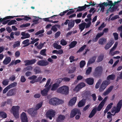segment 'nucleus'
I'll return each mask as SVG.
<instances>
[{
	"label": "nucleus",
	"mask_w": 122,
	"mask_h": 122,
	"mask_svg": "<svg viewBox=\"0 0 122 122\" xmlns=\"http://www.w3.org/2000/svg\"><path fill=\"white\" fill-rule=\"evenodd\" d=\"M7 114L5 112L0 111V117L3 118H6L7 117Z\"/></svg>",
	"instance_id": "473e14b6"
},
{
	"label": "nucleus",
	"mask_w": 122,
	"mask_h": 122,
	"mask_svg": "<svg viewBox=\"0 0 122 122\" xmlns=\"http://www.w3.org/2000/svg\"><path fill=\"white\" fill-rule=\"evenodd\" d=\"M106 39L104 38L103 37L99 39L98 41V43L99 44L102 45L106 42Z\"/></svg>",
	"instance_id": "7c9ffc66"
},
{
	"label": "nucleus",
	"mask_w": 122,
	"mask_h": 122,
	"mask_svg": "<svg viewBox=\"0 0 122 122\" xmlns=\"http://www.w3.org/2000/svg\"><path fill=\"white\" fill-rule=\"evenodd\" d=\"M107 1H108V3L104 2L102 4H99L100 7H104V6L107 7V6H110L111 2L109 1V0H107Z\"/></svg>",
	"instance_id": "5701e85b"
},
{
	"label": "nucleus",
	"mask_w": 122,
	"mask_h": 122,
	"mask_svg": "<svg viewBox=\"0 0 122 122\" xmlns=\"http://www.w3.org/2000/svg\"><path fill=\"white\" fill-rule=\"evenodd\" d=\"M96 56H93L91 58H90L88 61L87 63V66H89L90 65L94 63L96 59Z\"/></svg>",
	"instance_id": "a878e982"
},
{
	"label": "nucleus",
	"mask_w": 122,
	"mask_h": 122,
	"mask_svg": "<svg viewBox=\"0 0 122 122\" xmlns=\"http://www.w3.org/2000/svg\"><path fill=\"white\" fill-rule=\"evenodd\" d=\"M51 81V79L50 78H49L48 79L46 83V85H45L44 87L45 88H47L49 86V85Z\"/></svg>",
	"instance_id": "e2e57ef3"
},
{
	"label": "nucleus",
	"mask_w": 122,
	"mask_h": 122,
	"mask_svg": "<svg viewBox=\"0 0 122 122\" xmlns=\"http://www.w3.org/2000/svg\"><path fill=\"white\" fill-rule=\"evenodd\" d=\"M19 109L20 107L18 106H13L11 109V112L16 118H18L19 117Z\"/></svg>",
	"instance_id": "7ed1b4c3"
},
{
	"label": "nucleus",
	"mask_w": 122,
	"mask_h": 122,
	"mask_svg": "<svg viewBox=\"0 0 122 122\" xmlns=\"http://www.w3.org/2000/svg\"><path fill=\"white\" fill-rule=\"evenodd\" d=\"M67 44V42L63 39H62L60 41V44L63 46L66 45Z\"/></svg>",
	"instance_id": "8fccbe9b"
},
{
	"label": "nucleus",
	"mask_w": 122,
	"mask_h": 122,
	"mask_svg": "<svg viewBox=\"0 0 122 122\" xmlns=\"http://www.w3.org/2000/svg\"><path fill=\"white\" fill-rule=\"evenodd\" d=\"M77 43V42L76 41H73L71 42L69 45V49H70L74 47L76 45Z\"/></svg>",
	"instance_id": "72a5a7b5"
},
{
	"label": "nucleus",
	"mask_w": 122,
	"mask_h": 122,
	"mask_svg": "<svg viewBox=\"0 0 122 122\" xmlns=\"http://www.w3.org/2000/svg\"><path fill=\"white\" fill-rule=\"evenodd\" d=\"M85 81L86 83L89 85H92L93 84L94 79L93 78H89L85 80Z\"/></svg>",
	"instance_id": "4be33fe9"
},
{
	"label": "nucleus",
	"mask_w": 122,
	"mask_h": 122,
	"mask_svg": "<svg viewBox=\"0 0 122 122\" xmlns=\"http://www.w3.org/2000/svg\"><path fill=\"white\" fill-rule=\"evenodd\" d=\"M16 89L13 88L7 92L6 95L7 97L13 96L16 93Z\"/></svg>",
	"instance_id": "9d476101"
},
{
	"label": "nucleus",
	"mask_w": 122,
	"mask_h": 122,
	"mask_svg": "<svg viewBox=\"0 0 122 122\" xmlns=\"http://www.w3.org/2000/svg\"><path fill=\"white\" fill-rule=\"evenodd\" d=\"M57 98H53L49 100V103L51 105L54 106L56 105Z\"/></svg>",
	"instance_id": "412c9836"
},
{
	"label": "nucleus",
	"mask_w": 122,
	"mask_h": 122,
	"mask_svg": "<svg viewBox=\"0 0 122 122\" xmlns=\"http://www.w3.org/2000/svg\"><path fill=\"white\" fill-rule=\"evenodd\" d=\"M42 103L43 102H39L36 105L35 107V109L36 110H38L42 107Z\"/></svg>",
	"instance_id": "ea45409f"
},
{
	"label": "nucleus",
	"mask_w": 122,
	"mask_h": 122,
	"mask_svg": "<svg viewBox=\"0 0 122 122\" xmlns=\"http://www.w3.org/2000/svg\"><path fill=\"white\" fill-rule=\"evenodd\" d=\"M37 111L34 108H31L29 109L27 112L30 115L34 117L37 113Z\"/></svg>",
	"instance_id": "1a4fd4ad"
},
{
	"label": "nucleus",
	"mask_w": 122,
	"mask_h": 122,
	"mask_svg": "<svg viewBox=\"0 0 122 122\" xmlns=\"http://www.w3.org/2000/svg\"><path fill=\"white\" fill-rule=\"evenodd\" d=\"M57 99L56 105L60 104H63L64 103V102L62 100L57 98Z\"/></svg>",
	"instance_id": "6e6d98bb"
},
{
	"label": "nucleus",
	"mask_w": 122,
	"mask_h": 122,
	"mask_svg": "<svg viewBox=\"0 0 122 122\" xmlns=\"http://www.w3.org/2000/svg\"><path fill=\"white\" fill-rule=\"evenodd\" d=\"M44 46V44L42 43L41 42L37 46V48L39 49H41L42 47Z\"/></svg>",
	"instance_id": "774afa93"
},
{
	"label": "nucleus",
	"mask_w": 122,
	"mask_h": 122,
	"mask_svg": "<svg viewBox=\"0 0 122 122\" xmlns=\"http://www.w3.org/2000/svg\"><path fill=\"white\" fill-rule=\"evenodd\" d=\"M122 0H120L119 1H117V2L115 1L114 2V3H112V1L111 0H109V1H110V2H111V5H110L111 6H114L115 5L117 4L118 3H119Z\"/></svg>",
	"instance_id": "864d4df0"
},
{
	"label": "nucleus",
	"mask_w": 122,
	"mask_h": 122,
	"mask_svg": "<svg viewBox=\"0 0 122 122\" xmlns=\"http://www.w3.org/2000/svg\"><path fill=\"white\" fill-rule=\"evenodd\" d=\"M21 120L22 122H28V120L27 116L25 113L23 112L21 114Z\"/></svg>",
	"instance_id": "dca6fc26"
},
{
	"label": "nucleus",
	"mask_w": 122,
	"mask_h": 122,
	"mask_svg": "<svg viewBox=\"0 0 122 122\" xmlns=\"http://www.w3.org/2000/svg\"><path fill=\"white\" fill-rule=\"evenodd\" d=\"M71 10L72 9H69V10H67L65 11H64L63 12L59 14V15H57L56 16L59 15L61 16H63V15H65L66 13H67L69 11V10Z\"/></svg>",
	"instance_id": "09e8293b"
},
{
	"label": "nucleus",
	"mask_w": 122,
	"mask_h": 122,
	"mask_svg": "<svg viewBox=\"0 0 122 122\" xmlns=\"http://www.w3.org/2000/svg\"><path fill=\"white\" fill-rule=\"evenodd\" d=\"M9 82V79H5L3 81L2 83L3 85L6 86L8 84Z\"/></svg>",
	"instance_id": "49530a36"
},
{
	"label": "nucleus",
	"mask_w": 122,
	"mask_h": 122,
	"mask_svg": "<svg viewBox=\"0 0 122 122\" xmlns=\"http://www.w3.org/2000/svg\"><path fill=\"white\" fill-rule=\"evenodd\" d=\"M122 106V100H120L118 103L116 107V109L115 110V113L119 112Z\"/></svg>",
	"instance_id": "4468645a"
},
{
	"label": "nucleus",
	"mask_w": 122,
	"mask_h": 122,
	"mask_svg": "<svg viewBox=\"0 0 122 122\" xmlns=\"http://www.w3.org/2000/svg\"><path fill=\"white\" fill-rule=\"evenodd\" d=\"M81 113L80 109L78 108H74L71 111L70 115V118L74 117L76 115Z\"/></svg>",
	"instance_id": "39448f33"
},
{
	"label": "nucleus",
	"mask_w": 122,
	"mask_h": 122,
	"mask_svg": "<svg viewBox=\"0 0 122 122\" xmlns=\"http://www.w3.org/2000/svg\"><path fill=\"white\" fill-rule=\"evenodd\" d=\"M44 29L40 30L36 33H35V35H38L40 34L43 33L44 32Z\"/></svg>",
	"instance_id": "338daca9"
},
{
	"label": "nucleus",
	"mask_w": 122,
	"mask_h": 122,
	"mask_svg": "<svg viewBox=\"0 0 122 122\" xmlns=\"http://www.w3.org/2000/svg\"><path fill=\"white\" fill-rule=\"evenodd\" d=\"M85 103V101L84 100H82L78 102V106L79 107H82L84 105Z\"/></svg>",
	"instance_id": "c9c22d12"
},
{
	"label": "nucleus",
	"mask_w": 122,
	"mask_h": 122,
	"mask_svg": "<svg viewBox=\"0 0 122 122\" xmlns=\"http://www.w3.org/2000/svg\"><path fill=\"white\" fill-rule=\"evenodd\" d=\"M77 99V98L76 97L72 98L69 101V105L71 106L74 105L76 102Z\"/></svg>",
	"instance_id": "aec40b11"
},
{
	"label": "nucleus",
	"mask_w": 122,
	"mask_h": 122,
	"mask_svg": "<svg viewBox=\"0 0 122 122\" xmlns=\"http://www.w3.org/2000/svg\"><path fill=\"white\" fill-rule=\"evenodd\" d=\"M30 25V23H27L25 24H23L20 25V27L21 28H23L24 27H26L29 26Z\"/></svg>",
	"instance_id": "13d9d810"
},
{
	"label": "nucleus",
	"mask_w": 122,
	"mask_h": 122,
	"mask_svg": "<svg viewBox=\"0 0 122 122\" xmlns=\"http://www.w3.org/2000/svg\"><path fill=\"white\" fill-rule=\"evenodd\" d=\"M74 56H71L69 58V59L70 60V62L71 63H72L73 61H76V60L74 59Z\"/></svg>",
	"instance_id": "69168bd1"
},
{
	"label": "nucleus",
	"mask_w": 122,
	"mask_h": 122,
	"mask_svg": "<svg viewBox=\"0 0 122 122\" xmlns=\"http://www.w3.org/2000/svg\"><path fill=\"white\" fill-rule=\"evenodd\" d=\"M46 51V49H42L40 53V54L41 55L44 56H46V54L45 53Z\"/></svg>",
	"instance_id": "bf43d9fd"
},
{
	"label": "nucleus",
	"mask_w": 122,
	"mask_h": 122,
	"mask_svg": "<svg viewBox=\"0 0 122 122\" xmlns=\"http://www.w3.org/2000/svg\"><path fill=\"white\" fill-rule=\"evenodd\" d=\"M113 87V86H110L106 91L104 92L103 93V95L106 96L108 94L112 91Z\"/></svg>",
	"instance_id": "393cba45"
},
{
	"label": "nucleus",
	"mask_w": 122,
	"mask_h": 122,
	"mask_svg": "<svg viewBox=\"0 0 122 122\" xmlns=\"http://www.w3.org/2000/svg\"><path fill=\"white\" fill-rule=\"evenodd\" d=\"M86 45H84L83 46L81 47V48H80L79 49V50L77 51L76 53H78L83 51L84 50V49L86 47Z\"/></svg>",
	"instance_id": "79ce46f5"
},
{
	"label": "nucleus",
	"mask_w": 122,
	"mask_h": 122,
	"mask_svg": "<svg viewBox=\"0 0 122 122\" xmlns=\"http://www.w3.org/2000/svg\"><path fill=\"white\" fill-rule=\"evenodd\" d=\"M49 64V62L46 60H40L37 63L38 65L41 66H45Z\"/></svg>",
	"instance_id": "ddd939ff"
},
{
	"label": "nucleus",
	"mask_w": 122,
	"mask_h": 122,
	"mask_svg": "<svg viewBox=\"0 0 122 122\" xmlns=\"http://www.w3.org/2000/svg\"><path fill=\"white\" fill-rule=\"evenodd\" d=\"M53 45V47L56 49H59L61 48V47L60 45H58L56 43H54Z\"/></svg>",
	"instance_id": "37998d69"
},
{
	"label": "nucleus",
	"mask_w": 122,
	"mask_h": 122,
	"mask_svg": "<svg viewBox=\"0 0 122 122\" xmlns=\"http://www.w3.org/2000/svg\"><path fill=\"white\" fill-rule=\"evenodd\" d=\"M113 104L112 102L110 104H108L106 108L108 109V110L110 109L112 107V106Z\"/></svg>",
	"instance_id": "0e129e2a"
},
{
	"label": "nucleus",
	"mask_w": 122,
	"mask_h": 122,
	"mask_svg": "<svg viewBox=\"0 0 122 122\" xmlns=\"http://www.w3.org/2000/svg\"><path fill=\"white\" fill-rule=\"evenodd\" d=\"M104 56L103 55H100L98 58L97 62H99L102 61L103 59Z\"/></svg>",
	"instance_id": "a19ab883"
},
{
	"label": "nucleus",
	"mask_w": 122,
	"mask_h": 122,
	"mask_svg": "<svg viewBox=\"0 0 122 122\" xmlns=\"http://www.w3.org/2000/svg\"><path fill=\"white\" fill-rule=\"evenodd\" d=\"M69 87L64 86L59 88L57 90V92L65 95H67L69 93Z\"/></svg>",
	"instance_id": "f03ea898"
},
{
	"label": "nucleus",
	"mask_w": 122,
	"mask_h": 122,
	"mask_svg": "<svg viewBox=\"0 0 122 122\" xmlns=\"http://www.w3.org/2000/svg\"><path fill=\"white\" fill-rule=\"evenodd\" d=\"M113 42L112 41L106 44L105 47V48L106 50H107L110 47L113 45Z\"/></svg>",
	"instance_id": "f704fd0d"
},
{
	"label": "nucleus",
	"mask_w": 122,
	"mask_h": 122,
	"mask_svg": "<svg viewBox=\"0 0 122 122\" xmlns=\"http://www.w3.org/2000/svg\"><path fill=\"white\" fill-rule=\"evenodd\" d=\"M76 68L75 67H72L71 68L69 69L68 71V73L69 74L73 73L76 70Z\"/></svg>",
	"instance_id": "c03bdc74"
},
{
	"label": "nucleus",
	"mask_w": 122,
	"mask_h": 122,
	"mask_svg": "<svg viewBox=\"0 0 122 122\" xmlns=\"http://www.w3.org/2000/svg\"><path fill=\"white\" fill-rule=\"evenodd\" d=\"M20 45V42L19 41L15 42L13 46L14 48H15L16 47L19 46Z\"/></svg>",
	"instance_id": "603ef678"
},
{
	"label": "nucleus",
	"mask_w": 122,
	"mask_h": 122,
	"mask_svg": "<svg viewBox=\"0 0 122 122\" xmlns=\"http://www.w3.org/2000/svg\"><path fill=\"white\" fill-rule=\"evenodd\" d=\"M115 77V75L114 74H112L108 75L107 78V80L104 81L102 83L99 89V91L100 92H101L103 91L107 87V86L110 83V80H114Z\"/></svg>",
	"instance_id": "f257e3e1"
},
{
	"label": "nucleus",
	"mask_w": 122,
	"mask_h": 122,
	"mask_svg": "<svg viewBox=\"0 0 122 122\" xmlns=\"http://www.w3.org/2000/svg\"><path fill=\"white\" fill-rule=\"evenodd\" d=\"M92 71V68L91 67H89L87 69L86 71V74L87 75L89 74Z\"/></svg>",
	"instance_id": "4d7b16f0"
},
{
	"label": "nucleus",
	"mask_w": 122,
	"mask_h": 122,
	"mask_svg": "<svg viewBox=\"0 0 122 122\" xmlns=\"http://www.w3.org/2000/svg\"><path fill=\"white\" fill-rule=\"evenodd\" d=\"M102 67L101 66H97L95 69L93 73V75L96 77H100L102 75Z\"/></svg>",
	"instance_id": "20e7f679"
},
{
	"label": "nucleus",
	"mask_w": 122,
	"mask_h": 122,
	"mask_svg": "<svg viewBox=\"0 0 122 122\" xmlns=\"http://www.w3.org/2000/svg\"><path fill=\"white\" fill-rule=\"evenodd\" d=\"M97 111V108L96 107L94 108L89 114L88 116L90 118L92 117L96 113Z\"/></svg>",
	"instance_id": "6ab92c4d"
},
{
	"label": "nucleus",
	"mask_w": 122,
	"mask_h": 122,
	"mask_svg": "<svg viewBox=\"0 0 122 122\" xmlns=\"http://www.w3.org/2000/svg\"><path fill=\"white\" fill-rule=\"evenodd\" d=\"M108 98V97H105L103 100L100 102L97 108V111H100L104 106L106 101Z\"/></svg>",
	"instance_id": "9b49d317"
},
{
	"label": "nucleus",
	"mask_w": 122,
	"mask_h": 122,
	"mask_svg": "<svg viewBox=\"0 0 122 122\" xmlns=\"http://www.w3.org/2000/svg\"><path fill=\"white\" fill-rule=\"evenodd\" d=\"M17 85V83L16 82H14L10 84L5 87L3 90V93L4 94H5L9 90L16 86Z\"/></svg>",
	"instance_id": "0eeeda50"
},
{
	"label": "nucleus",
	"mask_w": 122,
	"mask_h": 122,
	"mask_svg": "<svg viewBox=\"0 0 122 122\" xmlns=\"http://www.w3.org/2000/svg\"><path fill=\"white\" fill-rule=\"evenodd\" d=\"M51 85H49V86L46 88H44L43 90L41 91V94L42 96H46L47 95L48 92L49 90Z\"/></svg>",
	"instance_id": "2eb2a0df"
},
{
	"label": "nucleus",
	"mask_w": 122,
	"mask_h": 122,
	"mask_svg": "<svg viewBox=\"0 0 122 122\" xmlns=\"http://www.w3.org/2000/svg\"><path fill=\"white\" fill-rule=\"evenodd\" d=\"M56 25H55L52 26L51 30H53L54 32H56L57 30V28L56 27Z\"/></svg>",
	"instance_id": "680f3d73"
},
{
	"label": "nucleus",
	"mask_w": 122,
	"mask_h": 122,
	"mask_svg": "<svg viewBox=\"0 0 122 122\" xmlns=\"http://www.w3.org/2000/svg\"><path fill=\"white\" fill-rule=\"evenodd\" d=\"M57 15H54L50 17L44 18L43 19L45 21L49 22V21H50V20H49L51 18V19H54V18H55V17Z\"/></svg>",
	"instance_id": "4c0bfd02"
},
{
	"label": "nucleus",
	"mask_w": 122,
	"mask_h": 122,
	"mask_svg": "<svg viewBox=\"0 0 122 122\" xmlns=\"http://www.w3.org/2000/svg\"><path fill=\"white\" fill-rule=\"evenodd\" d=\"M55 115V112L52 109L48 110L46 112V117L49 118L50 120L52 119V117Z\"/></svg>",
	"instance_id": "423d86ee"
},
{
	"label": "nucleus",
	"mask_w": 122,
	"mask_h": 122,
	"mask_svg": "<svg viewBox=\"0 0 122 122\" xmlns=\"http://www.w3.org/2000/svg\"><path fill=\"white\" fill-rule=\"evenodd\" d=\"M86 23L84 22L79 25V29L81 30V31H82L85 28Z\"/></svg>",
	"instance_id": "2f4dec72"
},
{
	"label": "nucleus",
	"mask_w": 122,
	"mask_h": 122,
	"mask_svg": "<svg viewBox=\"0 0 122 122\" xmlns=\"http://www.w3.org/2000/svg\"><path fill=\"white\" fill-rule=\"evenodd\" d=\"M86 64L85 61H81L80 63V68H82L85 66Z\"/></svg>",
	"instance_id": "3c124183"
},
{
	"label": "nucleus",
	"mask_w": 122,
	"mask_h": 122,
	"mask_svg": "<svg viewBox=\"0 0 122 122\" xmlns=\"http://www.w3.org/2000/svg\"><path fill=\"white\" fill-rule=\"evenodd\" d=\"M86 85L83 82H81L79 84L73 89L74 91H76L77 92L79 91L81 89L85 86Z\"/></svg>",
	"instance_id": "6e6552de"
},
{
	"label": "nucleus",
	"mask_w": 122,
	"mask_h": 122,
	"mask_svg": "<svg viewBox=\"0 0 122 122\" xmlns=\"http://www.w3.org/2000/svg\"><path fill=\"white\" fill-rule=\"evenodd\" d=\"M59 86V84L57 83H56L53 84L52 86L51 90L52 91L56 90Z\"/></svg>",
	"instance_id": "c756f323"
},
{
	"label": "nucleus",
	"mask_w": 122,
	"mask_h": 122,
	"mask_svg": "<svg viewBox=\"0 0 122 122\" xmlns=\"http://www.w3.org/2000/svg\"><path fill=\"white\" fill-rule=\"evenodd\" d=\"M65 118V116L64 115L61 114L58 117L56 120V121L57 122H60L61 121L64 120Z\"/></svg>",
	"instance_id": "cd10ccee"
},
{
	"label": "nucleus",
	"mask_w": 122,
	"mask_h": 122,
	"mask_svg": "<svg viewBox=\"0 0 122 122\" xmlns=\"http://www.w3.org/2000/svg\"><path fill=\"white\" fill-rule=\"evenodd\" d=\"M37 61L35 59H33L31 60H27L24 61L25 63V65L26 66L32 65L35 64Z\"/></svg>",
	"instance_id": "f8f14e48"
},
{
	"label": "nucleus",
	"mask_w": 122,
	"mask_h": 122,
	"mask_svg": "<svg viewBox=\"0 0 122 122\" xmlns=\"http://www.w3.org/2000/svg\"><path fill=\"white\" fill-rule=\"evenodd\" d=\"M17 22L15 20H11L10 21H9L7 24V25H12L16 24Z\"/></svg>",
	"instance_id": "de8ad7c7"
},
{
	"label": "nucleus",
	"mask_w": 122,
	"mask_h": 122,
	"mask_svg": "<svg viewBox=\"0 0 122 122\" xmlns=\"http://www.w3.org/2000/svg\"><path fill=\"white\" fill-rule=\"evenodd\" d=\"M74 20H71L68 23V27L67 29V30H70V29L73 27L74 25Z\"/></svg>",
	"instance_id": "f3484780"
},
{
	"label": "nucleus",
	"mask_w": 122,
	"mask_h": 122,
	"mask_svg": "<svg viewBox=\"0 0 122 122\" xmlns=\"http://www.w3.org/2000/svg\"><path fill=\"white\" fill-rule=\"evenodd\" d=\"M33 68L31 66H28L24 69L25 71H31Z\"/></svg>",
	"instance_id": "5fc2aeb1"
},
{
	"label": "nucleus",
	"mask_w": 122,
	"mask_h": 122,
	"mask_svg": "<svg viewBox=\"0 0 122 122\" xmlns=\"http://www.w3.org/2000/svg\"><path fill=\"white\" fill-rule=\"evenodd\" d=\"M29 40L27 39L23 41L22 42V44L25 45L23 46V47H26L28 46L30 44V43L29 42Z\"/></svg>",
	"instance_id": "c85d7f7f"
},
{
	"label": "nucleus",
	"mask_w": 122,
	"mask_h": 122,
	"mask_svg": "<svg viewBox=\"0 0 122 122\" xmlns=\"http://www.w3.org/2000/svg\"><path fill=\"white\" fill-rule=\"evenodd\" d=\"M103 35V32H101L98 33L97 35L95 38L93 39L92 40V41L94 42H97L98 41V39Z\"/></svg>",
	"instance_id": "a211bd4d"
},
{
	"label": "nucleus",
	"mask_w": 122,
	"mask_h": 122,
	"mask_svg": "<svg viewBox=\"0 0 122 122\" xmlns=\"http://www.w3.org/2000/svg\"><path fill=\"white\" fill-rule=\"evenodd\" d=\"M18 16H19L18 17H24V18H23V20L25 21H28L29 20H30L31 19V18L30 17L28 16L27 15H18Z\"/></svg>",
	"instance_id": "a18cd8bd"
},
{
	"label": "nucleus",
	"mask_w": 122,
	"mask_h": 122,
	"mask_svg": "<svg viewBox=\"0 0 122 122\" xmlns=\"http://www.w3.org/2000/svg\"><path fill=\"white\" fill-rule=\"evenodd\" d=\"M11 58L10 57L7 56L6 57L3 61V63L4 65H7L10 62Z\"/></svg>",
	"instance_id": "b1692460"
},
{
	"label": "nucleus",
	"mask_w": 122,
	"mask_h": 122,
	"mask_svg": "<svg viewBox=\"0 0 122 122\" xmlns=\"http://www.w3.org/2000/svg\"><path fill=\"white\" fill-rule=\"evenodd\" d=\"M34 71L35 73V74L41 73V72L40 68L38 66H36L35 68Z\"/></svg>",
	"instance_id": "bb28decb"
},
{
	"label": "nucleus",
	"mask_w": 122,
	"mask_h": 122,
	"mask_svg": "<svg viewBox=\"0 0 122 122\" xmlns=\"http://www.w3.org/2000/svg\"><path fill=\"white\" fill-rule=\"evenodd\" d=\"M83 78V77L81 76V75H79L78 76L77 78V80H76L75 81V82H76V83L78 82V81H79L80 80H81Z\"/></svg>",
	"instance_id": "052dcab7"
},
{
	"label": "nucleus",
	"mask_w": 122,
	"mask_h": 122,
	"mask_svg": "<svg viewBox=\"0 0 122 122\" xmlns=\"http://www.w3.org/2000/svg\"><path fill=\"white\" fill-rule=\"evenodd\" d=\"M85 7L84 6V5L81 6H78L77 8V9L75 12L76 13L77 12H80L83 11L85 9Z\"/></svg>",
	"instance_id": "e433bc0d"
},
{
	"label": "nucleus",
	"mask_w": 122,
	"mask_h": 122,
	"mask_svg": "<svg viewBox=\"0 0 122 122\" xmlns=\"http://www.w3.org/2000/svg\"><path fill=\"white\" fill-rule=\"evenodd\" d=\"M117 8V6H113L112 7L111 6L108 10L109 11L112 12L115 11Z\"/></svg>",
	"instance_id": "58836bf2"
}]
</instances>
